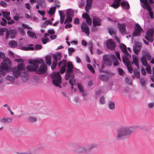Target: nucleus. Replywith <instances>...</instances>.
Here are the masks:
<instances>
[{
  "label": "nucleus",
  "instance_id": "a878e982",
  "mask_svg": "<svg viewBox=\"0 0 154 154\" xmlns=\"http://www.w3.org/2000/svg\"><path fill=\"white\" fill-rule=\"evenodd\" d=\"M122 60L123 63L126 66L130 65V61L128 57L123 56L122 57Z\"/></svg>",
  "mask_w": 154,
  "mask_h": 154
},
{
  "label": "nucleus",
  "instance_id": "13d9d810",
  "mask_svg": "<svg viewBox=\"0 0 154 154\" xmlns=\"http://www.w3.org/2000/svg\"><path fill=\"white\" fill-rule=\"evenodd\" d=\"M18 31L20 32L21 34L23 35H24L25 32L24 29L22 27H19L18 29Z\"/></svg>",
  "mask_w": 154,
  "mask_h": 154
},
{
  "label": "nucleus",
  "instance_id": "f704fd0d",
  "mask_svg": "<svg viewBox=\"0 0 154 154\" xmlns=\"http://www.w3.org/2000/svg\"><path fill=\"white\" fill-rule=\"evenodd\" d=\"M146 35L147 36H149L150 37H153V31L152 29H149L147 32Z\"/></svg>",
  "mask_w": 154,
  "mask_h": 154
},
{
  "label": "nucleus",
  "instance_id": "cd10ccee",
  "mask_svg": "<svg viewBox=\"0 0 154 154\" xmlns=\"http://www.w3.org/2000/svg\"><path fill=\"white\" fill-rule=\"evenodd\" d=\"M140 2L142 3L144 5L143 8H150V6L149 5L148 2V0H140Z\"/></svg>",
  "mask_w": 154,
  "mask_h": 154
},
{
  "label": "nucleus",
  "instance_id": "a18cd8bd",
  "mask_svg": "<svg viewBox=\"0 0 154 154\" xmlns=\"http://www.w3.org/2000/svg\"><path fill=\"white\" fill-rule=\"evenodd\" d=\"M141 85L143 86H144L146 84V82L143 78H141L140 80Z\"/></svg>",
  "mask_w": 154,
  "mask_h": 154
},
{
  "label": "nucleus",
  "instance_id": "4d7b16f0",
  "mask_svg": "<svg viewBox=\"0 0 154 154\" xmlns=\"http://www.w3.org/2000/svg\"><path fill=\"white\" fill-rule=\"evenodd\" d=\"M125 82L130 85H132V82L128 77H126L125 78Z\"/></svg>",
  "mask_w": 154,
  "mask_h": 154
},
{
  "label": "nucleus",
  "instance_id": "c9c22d12",
  "mask_svg": "<svg viewBox=\"0 0 154 154\" xmlns=\"http://www.w3.org/2000/svg\"><path fill=\"white\" fill-rule=\"evenodd\" d=\"M37 3L38 5L42 7H45V0H38L37 1Z\"/></svg>",
  "mask_w": 154,
  "mask_h": 154
},
{
  "label": "nucleus",
  "instance_id": "6e6552de",
  "mask_svg": "<svg viewBox=\"0 0 154 154\" xmlns=\"http://www.w3.org/2000/svg\"><path fill=\"white\" fill-rule=\"evenodd\" d=\"M61 65H62V66L60 69V72L61 74H62L66 71V68L67 67L66 60L63 59L61 61L58 62L57 64L59 68L61 67Z\"/></svg>",
  "mask_w": 154,
  "mask_h": 154
},
{
  "label": "nucleus",
  "instance_id": "7c9ffc66",
  "mask_svg": "<svg viewBox=\"0 0 154 154\" xmlns=\"http://www.w3.org/2000/svg\"><path fill=\"white\" fill-rule=\"evenodd\" d=\"M100 79L103 81L107 82L109 80V77L106 75H101L100 77Z\"/></svg>",
  "mask_w": 154,
  "mask_h": 154
},
{
  "label": "nucleus",
  "instance_id": "69168bd1",
  "mask_svg": "<svg viewBox=\"0 0 154 154\" xmlns=\"http://www.w3.org/2000/svg\"><path fill=\"white\" fill-rule=\"evenodd\" d=\"M127 67L129 72L130 74H132L133 70L132 67L130 66V65H128Z\"/></svg>",
  "mask_w": 154,
  "mask_h": 154
},
{
  "label": "nucleus",
  "instance_id": "4be33fe9",
  "mask_svg": "<svg viewBox=\"0 0 154 154\" xmlns=\"http://www.w3.org/2000/svg\"><path fill=\"white\" fill-rule=\"evenodd\" d=\"M12 119L11 118L3 119L0 120V122L2 123L8 124L11 123L12 121Z\"/></svg>",
  "mask_w": 154,
  "mask_h": 154
},
{
  "label": "nucleus",
  "instance_id": "5701e85b",
  "mask_svg": "<svg viewBox=\"0 0 154 154\" xmlns=\"http://www.w3.org/2000/svg\"><path fill=\"white\" fill-rule=\"evenodd\" d=\"M29 47H21V49L24 51L34 50V48L32 47L34 46L33 44H30L29 45Z\"/></svg>",
  "mask_w": 154,
  "mask_h": 154
},
{
  "label": "nucleus",
  "instance_id": "8fccbe9b",
  "mask_svg": "<svg viewBox=\"0 0 154 154\" xmlns=\"http://www.w3.org/2000/svg\"><path fill=\"white\" fill-rule=\"evenodd\" d=\"M97 65L98 66H99V72H103V69L104 67V65L103 64H101V66L100 67L99 64H97Z\"/></svg>",
  "mask_w": 154,
  "mask_h": 154
},
{
  "label": "nucleus",
  "instance_id": "423d86ee",
  "mask_svg": "<svg viewBox=\"0 0 154 154\" xmlns=\"http://www.w3.org/2000/svg\"><path fill=\"white\" fill-rule=\"evenodd\" d=\"M121 1V0H114L113 2L110 5V6L115 9H117L121 5L124 9L128 10L130 8V5L128 2L122 1L120 3Z\"/></svg>",
  "mask_w": 154,
  "mask_h": 154
},
{
  "label": "nucleus",
  "instance_id": "7ed1b4c3",
  "mask_svg": "<svg viewBox=\"0 0 154 154\" xmlns=\"http://www.w3.org/2000/svg\"><path fill=\"white\" fill-rule=\"evenodd\" d=\"M14 61L20 63L17 65V67L13 68L12 72L15 78H17L20 75L21 71L25 73V69L23 65L24 61L22 59H15Z\"/></svg>",
  "mask_w": 154,
  "mask_h": 154
},
{
  "label": "nucleus",
  "instance_id": "3c124183",
  "mask_svg": "<svg viewBox=\"0 0 154 154\" xmlns=\"http://www.w3.org/2000/svg\"><path fill=\"white\" fill-rule=\"evenodd\" d=\"M89 50L90 51L91 53V54H92V49L93 48V43L91 41L89 43Z\"/></svg>",
  "mask_w": 154,
  "mask_h": 154
},
{
  "label": "nucleus",
  "instance_id": "ddd939ff",
  "mask_svg": "<svg viewBox=\"0 0 154 154\" xmlns=\"http://www.w3.org/2000/svg\"><path fill=\"white\" fill-rule=\"evenodd\" d=\"M109 56L104 55L103 57V61L104 64L107 66H111L112 63L109 59Z\"/></svg>",
  "mask_w": 154,
  "mask_h": 154
},
{
  "label": "nucleus",
  "instance_id": "2eb2a0df",
  "mask_svg": "<svg viewBox=\"0 0 154 154\" xmlns=\"http://www.w3.org/2000/svg\"><path fill=\"white\" fill-rule=\"evenodd\" d=\"M125 26V24L123 23H119L118 24V28L122 34L123 35L126 33L127 30Z\"/></svg>",
  "mask_w": 154,
  "mask_h": 154
},
{
  "label": "nucleus",
  "instance_id": "473e14b6",
  "mask_svg": "<svg viewBox=\"0 0 154 154\" xmlns=\"http://www.w3.org/2000/svg\"><path fill=\"white\" fill-rule=\"evenodd\" d=\"M140 50V46L136 44L135 47H134L133 48V50L134 53L136 54H137Z\"/></svg>",
  "mask_w": 154,
  "mask_h": 154
},
{
  "label": "nucleus",
  "instance_id": "49530a36",
  "mask_svg": "<svg viewBox=\"0 0 154 154\" xmlns=\"http://www.w3.org/2000/svg\"><path fill=\"white\" fill-rule=\"evenodd\" d=\"M88 68V69L91 71L94 74L95 73V71L92 66L88 64L87 65Z\"/></svg>",
  "mask_w": 154,
  "mask_h": 154
},
{
  "label": "nucleus",
  "instance_id": "0eeeda50",
  "mask_svg": "<svg viewBox=\"0 0 154 154\" xmlns=\"http://www.w3.org/2000/svg\"><path fill=\"white\" fill-rule=\"evenodd\" d=\"M67 67L68 69L66 71L65 76V79H67L69 77V74H73V66L72 63L70 61L67 62Z\"/></svg>",
  "mask_w": 154,
  "mask_h": 154
},
{
  "label": "nucleus",
  "instance_id": "412c9836",
  "mask_svg": "<svg viewBox=\"0 0 154 154\" xmlns=\"http://www.w3.org/2000/svg\"><path fill=\"white\" fill-rule=\"evenodd\" d=\"M55 6L51 8L50 9V10L48 11V13L51 16L54 13L56 10V7H57L58 8L60 7V5H59L55 4Z\"/></svg>",
  "mask_w": 154,
  "mask_h": 154
},
{
  "label": "nucleus",
  "instance_id": "052dcab7",
  "mask_svg": "<svg viewBox=\"0 0 154 154\" xmlns=\"http://www.w3.org/2000/svg\"><path fill=\"white\" fill-rule=\"evenodd\" d=\"M119 74L122 76H123L124 75V71L121 69L119 68L118 69Z\"/></svg>",
  "mask_w": 154,
  "mask_h": 154
},
{
  "label": "nucleus",
  "instance_id": "603ef678",
  "mask_svg": "<svg viewBox=\"0 0 154 154\" xmlns=\"http://www.w3.org/2000/svg\"><path fill=\"white\" fill-rule=\"evenodd\" d=\"M108 29L109 30V33L110 35H111L113 33H116V32L115 31L113 30L112 28H109Z\"/></svg>",
  "mask_w": 154,
  "mask_h": 154
},
{
  "label": "nucleus",
  "instance_id": "bb28decb",
  "mask_svg": "<svg viewBox=\"0 0 154 154\" xmlns=\"http://www.w3.org/2000/svg\"><path fill=\"white\" fill-rule=\"evenodd\" d=\"M138 69H135L134 70V73L135 77L137 79H139L140 77V73Z\"/></svg>",
  "mask_w": 154,
  "mask_h": 154
},
{
  "label": "nucleus",
  "instance_id": "f03ea898",
  "mask_svg": "<svg viewBox=\"0 0 154 154\" xmlns=\"http://www.w3.org/2000/svg\"><path fill=\"white\" fill-rule=\"evenodd\" d=\"M138 128L137 126H123L119 128L117 131L116 139L120 140L131 135Z\"/></svg>",
  "mask_w": 154,
  "mask_h": 154
},
{
  "label": "nucleus",
  "instance_id": "72a5a7b5",
  "mask_svg": "<svg viewBox=\"0 0 154 154\" xmlns=\"http://www.w3.org/2000/svg\"><path fill=\"white\" fill-rule=\"evenodd\" d=\"M5 79L6 80L10 81L12 83H14L15 80V79L14 76H10L9 75H8L7 77H6Z\"/></svg>",
  "mask_w": 154,
  "mask_h": 154
},
{
  "label": "nucleus",
  "instance_id": "37998d69",
  "mask_svg": "<svg viewBox=\"0 0 154 154\" xmlns=\"http://www.w3.org/2000/svg\"><path fill=\"white\" fill-rule=\"evenodd\" d=\"M48 24L51 25H52V23L50 20H47L44 22L43 23L42 26L44 27L45 26L48 25Z\"/></svg>",
  "mask_w": 154,
  "mask_h": 154
},
{
  "label": "nucleus",
  "instance_id": "9d476101",
  "mask_svg": "<svg viewBox=\"0 0 154 154\" xmlns=\"http://www.w3.org/2000/svg\"><path fill=\"white\" fill-rule=\"evenodd\" d=\"M135 31L133 33V36H137L140 35V32L143 30L140 26L137 23L134 26Z\"/></svg>",
  "mask_w": 154,
  "mask_h": 154
},
{
  "label": "nucleus",
  "instance_id": "4468645a",
  "mask_svg": "<svg viewBox=\"0 0 154 154\" xmlns=\"http://www.w3.org/2000/svg\"><path fill=\"white\" fill-rule=\"evenodd\" d=\"M16 32L14 30H11L6 32V39H8L9 37L11 39L14 38L16 35Z\"/></svg>",
  "mask_w": 154,
  "mask_h": 154
},
{
  "label": "nucleus",
  "instance_id": "338daca9",
  "mask_svg": "<svg viewBox=\"0 0 154 154\" xmlns=\"http://www.w3.org/2000/svg\"><path fill=\"white\" fill-rule=\"evenodd\" d=\"M49 39L48 38H45L42 39V41L43 43L44 44H46L48 42Z\"/></svg>",
  "mask_w": 154,
  "mask_h": 154
},
{
  "label": "nucleus",
  "instance_id": "dca6fc26",
  "mask_svg": "<svg viewBox=\"0 0 154 154\" xmlns=\"http://www.w3.org/2000/svg\"><path fill=\"white\" fill-rule=\"evenodd\" d=\"M81 29L82 32L85 33L87 36H89V29L86 24L85 23L82 24L81 26Z\"/></svg>",
  "mask_w": 154,
  "mask_h": 154
},
{
  "label": "nucleus",
  "instance_id": "680f3d73",
  "mask_svg": "<svg viewBox=\"0 0 154 154\" xmlns=\"http://www.w3.org/2000/svg\"><path fill=\"white\" fill-rule=\"evenodd\" d=\"M57 65V62L56 61H53V63L51 66V68L52 69H54L56 67Z\"/></svg>",
  "mask_w": 154,
  "mask_h": 154
},
{
  "label": "nucleus",
  "instance_id": "39448f33",
  "mask_svg": "<svg viewBox=\"0 0 154 154\" xmlns=\"http://www.w3.org/2000/svg\"><path fill=\"white\" fill-rule=\"evenodd\" d=\"M50 77L53 80V83L56 86L62 88L61 84L62 82L61 76L59 72H54L50 75Z\"/></svg>",
  "mask_w": 154,
  "mask_h": 154
},
{
  "label": "nucleus",
  "instance_id": "2f4dec72",
  "mask_svg": "<svg viewBox=\"0 0 154 154\" xmlns=\"http://www.w3.org/2000/svg\"><path fill=\"white\" fill-rule=\"evenodd\" d=\"M51 58L50 56L47 55L45 57V62L49 66L51 64Z\"/></svg>",
  "mask_w": 154,
  "mask_h": 154
},
{
  "label": "nucleus",
  "instance_id": "a211bd4d",
  "mask_svg": "<svg viewBox=\"0 0 154 154\" xmlns=\"http://www.w3.org/2000/svg\"><path fill=\"white\" fill-rule=\"evenodd\" d=\"M110 58L111 59V60L112 61L114 66H118L119 64V62L116 58L115 55L114 54H111L109 55Z\"/></svg>",
  "mask_w": 154,
  "mask_h": 154
},
{
  "label": "nucleus",
  "instance_id": "20e7f679",
  "mask_svg": "<svg viewBox=\"0 0 154 154\" xmlns=\"http://www.w3.org/2000/svg\"><path fill=\"white\" fill-rule=\"evenodd\" d=\"M11 64V62L8 58H6L1 63V67H0V78L5 75L8 72V65ZM2 80L0 79V83L2 82Z\"/></svg>",
  "mask_w": 154,
  "mask_h": 154
},
{
  "label": "nucleus",
  "instance_id": "b1692460",
  "mask_svg": "<svg viewBox=\"0 0 154 154\" xmlns=\"http://www.w3.org/2000/svg\"><path fill=\"white\" fill-rule=\"evenodd\" d=\"M27 120L30 123H34L37 122V118L35 116H30L28 117Z\"/></svg>",
  "mask_w": 154,
  "mask_h": 154
},
{
  "label": "nucleus",
  "instance_id": "58836bf2",
  "mask_svg": "<svg viewBox=\"0 0 154 154\" xmlns=\"http://www.w3.org/2000/svg\"><path fill=\"white\" fill-rule=\"evenodd\" d=\"M28 35L30 37L33 38L34 37H36L35 34L32 32L30 31H28L27 32Z\"/></svg>",
  "mask_w": 154,
  "mask_h": 154
},
{
  "label": "nucleus",
  "instance_id": "e2e57ef3",
  "mask_svg": "<svg viewBox=\"0 0 154 154\" xmlns=\"http://www.w3.org/2000/svg\"><path fill=\"white\" fill-rule=\"evenodd\" d=\"M6 29L7 30L8 29L5 28H1L0 29V35H3V32Z\"/></svg>",
  "mask_w": 154,
  "mask_h": 154
},
{
  "label": "nucleus",
  "instance_id": "aec40b11",
  "mask_svg": "<svg viewBox=\"0 0 154 154\" xmlns=\"http://www.w3.org/2000/svg\"><path fill=\"white\" fill-rule=\"evenodd\" d=\"M52 55L55 60L54 61L56 62L58 60H60L62 58V54L60 52H58L56 54H53Z\"/></svg>",
  "mask_w": 154,
  "mask_h": 154
},
{
  "label": "nucleus",
  "instance_id": "de8ad7c7",
  "mask_svg": "<svg viewBox=\"0 0 154 154\" xmlns=\"http://www.w3.org/2000/svg\"><path fill=\"white\" fill-rule=\"evenodd\" d=\"M86 22L90 26L92 24V20L91 18L89 17H88V18L86 19Z\"/></svg>",
  "mask_w": 154,
  "mask_h": 154
},
{
  "label": "nucleus",
  "instance_id": "bf43d9fd",
  "mask_svg": "<svg viewBox=\"0 0 154 154\" xmlns=\"http://www.w3.org/2000/svg\"><path fill=\"white\" fill-rule=\"evenodd\" d=\"M145 39L148 42H152L153 41L152 37H150L149 36H145Z\"/></svg>",
  "mask_w": 154,
  "mask_h": 154
},
{
  "label": "nucleus",
  "instance_id": "c756f323",
  "mask_svg": "<svg viewBox=\"0 0 154 154\" xmlns=\"http://www.w3.org/2000/svg\"><path fill=\"white\" fill-rule=\"evenodd\" d=\"M78 88L80 92L82 94V96L85 97L86 96V94L84 92L83 88L82 86L80 84H78Z\"/></svg>",
  "mask_w": 154,
  "mask_h": 154
},
{
  "label": "nucleus",
  "instance_id": "f3484780",
  "mask_svg": "<svg viewBox=\"0 0 154 154\" xmlns=\"http://www.w3.org/2000/svg\"><path fill=\"white\" fill-rule=\"evenodd\" d=\"M93 26H100L101 25V20L100 18L97 17H94L93 19Z\"/></svg>",
  "mask_w": 154,
  "mask_h": 154
},
{
  "label": "nucleus",
  "instance_id": "a19ab883",
  "mask_svg": "<svg viewBox=\"0 0 154 154\" xmlns=\"http://www.w3.org/2000/svg\"><path fill=\"white\" fill-rule=\"evenodd\" d=\"M120 48L121 49L122 51L124 52L125 51L127 50L126 46L123 44H121L120 46Z\"/></svg>",
  "mask_w": 154,
  "mask_h": 154
},
{
  "label": "nucleus",
  "instance_id": "ea45409f",
  "mask_svg": "<svg viewBox=\"0 0 154 154\" xmlns=\"http://www.w3.org/2000/svg\"><path fill=\"white\" fill-rule=\"evenodd\" d=\"M2 13L3 17L5 18H6L7 17H9L10 14V12H6L4 11H2Z\"/></svg>",
  "mask_w": 154,
  "mask_h": 154
},
{
  "label": "nucleus",
  "instance_id": "f8f14e48",
  "mask_svg": "<svg viewBox=\"0 0 154 154\" xmlns=\"http://www.w3.org/2000/svg\"><path fill=\"white\" fill-rule=\"evenodd\" d=\"M88 154H94L93 151H91L92 149L97 148L98 147V145L96 143L88 144L86 146Z\"/></svg>",
  "mask_w": 154,
  "mask_h": 154
},
{
  "label": "nucleus",
  "instance_id": "c85d7f7f",
  "mask_svg": "<svg viewBox=\"0 0 154 154\" xmlns=\"http://www.w3.org/2000/svg\"><path fill=\"white\" fill-rule=\"evenodd\" d=\"M9 45L10 47L14 48L17 46V43L14 40H12L9 42Z\"/></svg>",
  "mask_w": 154,
  "mask_h": 154
},
{
  "label": "nucleus",
  "instance_id": "0e129e2a",
  "mask_svg": "<svg viewBox=\"0 0 154 154\" xmlns=\"http://www.w3.org/2000/svg\"><path fill=\"white\" fill-rule=\"evenodd\" d=\"M5 54L3 52H0V59L2 58V60H4L5 58Z\"/></svg>",
  "mask_w": 154,
  "mask_h": 154
},
{
  "label": "nucleus",
  "instance_id": "79ce46f5",
  "mask_svg": "<svg viewBox=\"0 0 154 154\" xmlns=\"http://www.w3.org/2000/svg\"><path fill=\"white\" fill-rule=\"evenodd\" d=\"M72 21V17L67 16V17L64 23H68L69 22H71Z\"/></svg>",
  "mask_w": 154,
  "mask_h": 154
},
{
  "label": "nucleus",
  "instance_id": "e433bc0d",
  "mask_svg": "<svg viewBox=\"0 0 154 154\" xmlns=\"http://www.w3.org/2000/svg\"><path fill=\"white\" fill-rule=\"evenodd\" d=\"M74 15V12L71 9H69L67 12L66 16L72 17Z\"/></svg>",
  "mask_w": 154,
  "mask_h": 154
},
{
  "label": "nucleus",
  "instance_id": "393cba45",
  "mask_svg": "<svg viewBox=\"0 0 154 154\" xmlns=\"http://www.w3.org/2000/svg\"><path fill=\"white\" fill-rule=\"evenodd\" d=\"M108 105L109 108L110 110H113L115 108V103L111 100H110L108 101Z\"/></svg>",
  "mask_w": 154,
  "mask_h": 154
},
{
  "label": "nucleus",
  "instance_id": "1a4fd4ad",
  "mask_svg": "<svg viewBox=\"0 0 154 154\" xmlns=\"http://www.w3.org/2000/svg\"><path fill=\"white\" fill-rule=\"evenodd\" d=\"M106 47L109 50L113 51L115 49V44L112 39L108 40L106 42Z\"/></svg>",
  "mask_w": 154,
  "mask_h": 154
},
{
  "label": "nucleus",
  "instance_id": "6ab92c4d",
  "mask_svg": "<svg viewBox=\"0 0 154 154\" xmlns=\"http://www.w3.org/2000/svg\"><path fill=\"white\" fill-rule=\"evenodd\" d=\"M69 77L68 78V79H65V80H67L69 78H70L69 81V84L72 85H75V79H74L75 77L74 75L73 74H69Z\"/></svg>",
  "mask_w": 154,
  "mask_h": 154
},
{
  "label": "nucleus",
  "instance_id": "774afa93",
  "mask_svg": "<svg viewBox=\"0 0 154 154\" xmlns=\"http://www.w3.org/2000/svg\"><path fill=\"white\" fill-rule=\"evenodd\" d=\"M153 75L150 77V78L152 81L154 82V67L152 69Z\"/></svg>",
  "mask_w": 154,
  "mask_h": 154
},
{
  "label": "nucleus",
  "instance_id": "864d4df0",
  "mask_svg": "<svg viewBox=\"0 0 154 154\" xmlns=\"http://www.w3.org/2000/svg\"><path fill=\"white\" fill-rule=\"evenodd\" d=\"M145 8L148 10V11L149 12V14L150 16H151L153 15V12L152 11V9L150 6V8H148V7L146 8Z\"/></svg>",
  "mask_w": 154,
  "mask_h": 154
},
{
  "label": "nucleus",
  "instance_id": "6e6d98bb",
  "mask_svg": "<svg viewBox=\"0 0 154 154\" xmlns=\"http://www.w3.org/2000/svg\"><path fill=\"white\" fill-rule=\"evenodd\" d=\"M100 102L101 104H104L105 103V101L104 97H102L100 100Z\"/></svg>",
  "mask_w": 154,
  "mask_h": 154
},
{
  "label": "nucleus",
  "instance_id": "9b49d317",
  "mask_svg": "<svg viewBox=\"0 0 154 154\" xmlns=\"http://www.w3.org/2000/svg\"><path fill=\"white\" fill-rule=\"evenodd\" d=\"M75 152L79 154L82 153L88 154L86 146H80L75 150Z\"/></svg>",
  "mask_w": 154,
  "mask_h": 154
},
{
  "label": "nucleus",
  "instance_id": "09e8293b",
  "mask_svg": "<svg viewBox=\"0 0 154 154\" xmlns=\"http://www.w3.org/2000/svg\"><path fill=\"white\" fill-rule=\"evenodd\" d=\"M68 54L69 56L72 55V53L75 51V49L72 48H70L68 49Z\"/></svg>",
  "mask_w": 154,
  "mask_h": 154
},
{
  "label": "nucleus",
  "instance_id": "f257e3e1",
  "mask_svg": "<svg viewBox=\"0 0 154 154\" xmlns=\"http://www.w3.org/2000/svg\"><path fill=\"white\" fill-rule=\"evenodd\" d=\"M44 61L40 59H35L32 60H29V65L26 67V69L28 71L35 72L39 74H44L46 72L47 70V66L45 64H42L40 66L38 70L37 69L38 67L39 63H43Z\"/></svg>",
  "mask_w": 154,
  "mask_h": 154
},
{
  "label": "nucleus",
  "instance_id": "4c0bfd02",
  "mask_svg": "<svg viewBox=\"0 0 154 154\" xmlns=\"http://www.w3.org/2000/svg\"><path fill=\"white\" fill-rule=\"evenodd\" d=\"M143 58L145 59H147L148 60H150L151 59V57L150 54L147 53H145L143 55Z\"/></svg>",
  "mask_w": 154,
  "mask_h": 154
},
{
  "label": "nucleus",
  "instance_id": "5fc2aeb1",
  "mask_svg": "<svg viewBox=\"0 0 154 154\" xmlns=\"http://www.w3.org/2000/svg\"><path fill=\"white\" fill-rule=\"evenodd\" d=\"M146 71L147 73L149 74L151 73V69L150 66H147L146 67Z\"/></svg>",
  "mask_w": 154,
  "mask_h": 154
},
{
  "label": "nucleus",
  "instance_id": "c03bdc74",
  "mask_svg": "<svg viewBox=\"0 0 154 154\" xmlns=\"http://www.w3.org/2000/svg\"><path fill=\"white\" fill-rule=\"evenodd\" d=\"M141 61L143 66H146L147 63L145 59L144 58L142 57L141 59Z\"/></svg>",
  "mask_w": 154,
  "mask_h": 154
}]
</instances>
